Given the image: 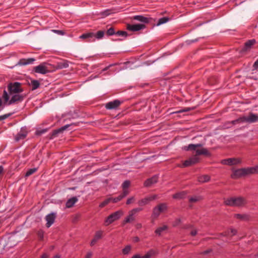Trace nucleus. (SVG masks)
Segmentation results:
<instances>
[{
	"label": "nucleus",
	"mask_w": 258,
	"mask_h": 258,
	"mask_svg": "<svg viewBox=\"0 0 258 258\" xmlns=\"http://www.w3.org/2000/svg\"><path fill=\"white\" fill-rule=\"evenodd\" d=\"M209 152L206 148H202L201 149L197 150L196 154L191 157L188 159L185 160L182 166L183 167H188L194 165L199 161L200 159L198 157V155H209Z\"/></svg>",
	"instance_id": "1"
},
{
	"label": "nucleus",
	"mask_w": 258,
	"mask_h": 258,
	"mask_svg": "<svg viewBox=\"0 0 258 258\" xmlns=\"http://www.w3.org/2000/svg\"><path fill=\"white\" fill-rule=\"evenodd\" d=\"M224 203L229 206L242 207L247 204V201L245 198L242 197H231L225 199Z\"/></svg>",
	"instance_id": "2"
},
{
	"label": "nucleus",
	"mask_w": 258,
	"mask_h": 258,
	"mask_svg": "<svg viewBox=\"0 0 258 258\" xmlns=\"http://www.w3.org/2000/svg\"><path fill=\"white\" fill-rule=\"evenodd\" d=\"M8 91L9 94L21 93L23 92L22 84L18 82L10 83L8 85Z\"/></svg>",
	"instance_id": "3"
},
{
	"label": "nucleus",
	"mask_w": 258,
	"mask_h": 258,
	"mask_svg": "<svg viewBox=\"0 0 258 258\" xmlns=\"http://www.w3.org/2000/svg\"><path fill=\"white\" fill-rule=\"evenodd\" d=\"M123 214V213L122 211L121 210H118L117 211H116L111 214H110L109 216H108V217L106 218V219L105 221V225L107 226L109 224H111L113 222L119 219Z\"/></svg>",
	"instance_id": "4"
},
{
	"label": "nucleus",
	"mask_w": 258,
	"mask_h": 258,
	"mask_svg": "<svg viewBox=\"0 0 258 258\" xmlns=\"http://www.w3.org/2000/svg\"><path fill=\"white\" fill-rule=\"evenodd\" d=\"M167 209V206L165 204L162 203L155 207L153 210L152 217L153 218H157L161 213L164 212Z\"/></svg>",
	"instance_id": "5"
},
{
	"label": "nucleus",
	"mask_w": 258,
	"mask_h": 258,
	"mask_svg": "<svg viewBox=\"0 0 258 258\" xmlns=\"http://www.w3.org/2000/svg\"><path fill=\"white\" fill-rule=\"evenodd\" d=\"M246 175H248L246 168H242L234 170L231 177L233 179H238Z\"/></svg>",
	"instance_id": "6"
},
{
	"label": "nucleus",
	"mask_w": 258,
	"mask_h": 258,
	"mask_svg": "<svg viewBox=\"0 0 258 258\" xmlns=\"http://www.w3.org/2000/svg\"><path fill=\"white\" fill-rule=\"evenodd\" d=\"M12 96L11 99L9 101L8 105H10L15 103L17 102H22L25 97V95L20 93L10 94Z\"/></svg>",
	"instance_id": "7"
},
{
	"label": "nucleus",
	"mask_w": 258,
	"mask_h": 258,
	"mask_svg": "<svg viewBox=\"0 0 258 258\" xmlns=\"http://www.w3.org/2000/svg\"><path fill=\"white\" fill-rule=\"evenodd\" d=\"M122 101L116 99L105 104V108L108 110L115 109L122 103Z\"/></svg>",
	"instance_id": "8"
},
{
	"label": "nucleus",
	"mask_w": 258,
	"mask_h": 258,
	"mask_svg": "<svg viewBox=\"0 0 258 258\" xmlns=\"http://www.w3.org/2000/svg\"><path fill=\"white\" fill-rule=\"evenodd\" d=\"M241 163V160L240 158H231L224 159L221 161V163L224 165H233Z\"/></svg>",
	"instance_id": "9"
},
{
	"label": "nucleus",
	"mask_w": 258,
	"mask_h": 258,
	"mask_svg": "<svg viewBox=\"0 0 258 258\" xmlns=\"http://www.w3.org/2000/svg\"><path fill=\"white\" fill-rule=\"evenodd\" d=\"M244 122L249 123L258 121V114L252 112L249 113L248 116H243Z\"/></svg>",
	"instance_id": "10"
},
{
	"label": "nucleus",
	"mask_w": 258,
	"mask_h": 258,
	"mask_svg": "<svg viewBox=\"0 0 258 258\" xmlns=\"http://www.w3.org/2000/svg\"><path fill=\"white\" fill-rule=\"evenodd\" d=\"M56 213L53 212H52L46 216L45 220L47 222L46 223V226L47 228L50 227L53 224L56 218Z\"/></svg>",
	"instance_id": "11"
},
{
	"label": "nucleus",
	"mask_w": 258,
	"mask_h": 258,
	"mask_svg": "<svg viewBox=\"0 0 258 258\" xmlns=\"http://www.w3.org/2000/svg\"><path fill=\"white\" fill-rule=\"evenodd\" d=\"M157 198V195H153L139 201L138 204L139 206H143L148 204L150 202L153 201Z\"/></svg>",
	"instance_id": "12"
},
{
	"label": "nucleus",
	"mask_w": 258,
	"mask_h": 258,
	"mask_svg": "<svg viewBox=\"0 0 258 258\" xmlns=\"http://www.w3.org/2000/svg\"><path fill=\"white\" fill-rule=\"evenodd\" d=\"M34 71L35 73L41 74H46L48 72L47 68L46 67L44 63H41L35 67L34 68Z\"/></svg>",
	"instance_id": "13"
},
{
	"label": "nucleus",
	"mask_w": 258,
	"mask_h": 258,
	"mask_svg": "<svg viewBox=\"0 0 258 258\" xmlns=\"http://www.w3.org/2000/svg\"><path fill=\"white\" fill-rule=\"evenodd\" d=\"M145 27V25L141 24H137L133 25L128 24L127 26V30L133 32L140 31L144 29Z\"/></svg>",
	"instance_id": "14"
},
{
	"label": "nucleus",
	"mask_w": 258,
	"mask_h": 258,
	"mask_svg": "<svg viewBox=\"0 0 258 258\" xmlns=\"http://www.w3.org/2000/svg\"><path fill=\"white\" fill-rule=\"evenodd\" d=\"M157 253V252L153 249H151L149 250L145 255L143 256H141L139 254H136L133 255L132 258H150L152 256L155 255Z\"/></svg>",
	"instance_id": "15"
},
{
	"label": "nucleus",
	"mask_w": 258,
	"mask_h": 258,
	"mask_svg": "<svg viewBox=\"0 0 258 258\" xmlns=\"http://www.w3.org/2000/svg\"><path fill=\"white\" fill-rule=\"evenodd\" d=\"M103 231L102 230H98L95 232L94 238L92 239L90 242V245L93 246L97 242V241L100 239L103 236Z\"/></svg>",
	"instance_id": "16"
},
{
	"label": "nucleus",
	"mask_w": 258,
	"mask_h": 258,
	"mask_svg": "<svg viewBox=\"0 0 258 258\" xmlns=\"http://www.w3.org/2000/svg\"><path fill=\"white\" fill-rule=\"evenodd\" d=\"M81 39H88V42H94V33L89 32L83 34L79 37Z\"/></svg>",
	"instance_id": "17"
},
{
	"label": "nucleus",
	"mask_w": 258,
	"mask_h": 258,
	"mask_svg": "<svg viewBox=\"0 0 258 258\" xmlns=\"http://www.w3.org/2000/svg\"><path fill=\"white\" fill-rule=\"evenodd\" d=\"M158 176L157 175H154L151 178L147 179L144 182V185L145 186H150L156 183L158 181Z\"/></svg>",
	"instance_id": "18"
},
{
	"label": "nucleus",
	"mask_w": 258,
	"mask_h": 258,
	"mask_svg": "<svg viewBox=\"0 0 258 258\" xmlns=\"http://www.w3.org/2000/svg\"><path fill=\"white\" fill-rule=\"evenodd\" d=\"M133 19L144 23H148L150 22V18L144 17L142 15H136L133 17Z\"/></svg>",
	"instance_id": "19"
},
{
	"label": "nucleus",
	"mask_w": 258,
	"mask_h": 258,
	"mask_svg": "<svg viewBox=\"0 0 258 258\" xmlns=\"http://www.w3.org/2000/svg\"><path fill=\"white\" fill-rule=\"evenodd\" d=\"M70 126V124L65 125L58 129H56L53 131L52 133V137H56L58 134L62 133L64 130H66L68 127Z\"/></svg>",
	"instance_id": "20"
},
{
	"label": "nucleus",
	"mask_w": 258,
	"mask_h": 258,
	"mask_svg": "<svg viewBox=\"0 0 258 258\" xmlns=\"http://www.w3.org/2000/svg\"><path fill=\"white\" fill-rule=\"evenodd\" d=\"M35 60V59L33 58H23L20 60L19 63L20 65L25 66L33 63Z\"/></svg>",
	"instance_id": "21"
},
{
	"label": "nucleus",
	"mask_w": 258,
	"mask_h": 258,
	"mask_svg": "<svg viewBox=\"0 0 258 258\" xmlns=\"http://www.w3.org/2000/svg\"><path fill=\"white\" fill-rule=\"evenodd\" d=\"M78 201V199L76 197H74L69 199L66 204V207L68 208H70L74 206L75 203Z\"/></svg>",
	"instance_id": "22"
},
{
	"label": "nucleus",
	"mask_w": 258,
	"mask_h": 258,
	"mask_svg": "<svg viewBox=\"0 0 258 258\" xmlns=\"http://www.w3.org/2000/svg\"><path fill=\"white\" fill-rule=\"evenodd\" d=\"M135 214L132 213L131 211L129 212L128 215L125 218V219L122 222L123 225H125L127 223H130L133 221L135 220Z\"/></svg>",
	"instance_id": "23"
},
{
	"label": "nucleus",
	"mask_w": 258,
	"mask_h": 258,
	"mask_svg": "<svg viewBox=\"0 0 258 258\" xmlns=\"http://www.w3.org/2000/svg\"><path fill=\"white\" fill-rule=\"evenodd\" d=\"M27 135V132L25 131L21 130L18 133L15 137V140L16 141H19L21 140L25 139Z\"/></svg>",
	"instance_id": "24"
},
{
	"label": "nucleus",
	"mask_w": 258,
	"mask_h": 258,
	"mask_svg": "<svg viewBox=\"0 0 258 258\" xmlns=\"http://www.w3.org/2000/svg\"><path fill=\"white\" fill-rule=\"evenodd\" d=\"M202 146L201 144H189L187 146H184L182 149L185 151L195 150L197 147H200Z\"/></svg>",
	"instance_id": "25"
},
{
	"label": "nucleus",
	"mask_w": 258,
	"mask_h": 258,
	"mask_svg": "<svg viewBox=\"0 0 258 258\" xmlns=\"http://www.w3.org/2000/svg\"><path fill=\"white\" fill-rule=\"evenodd\" d=\"M248 175L258 173V165L254 167L246 168Z\"/></svg>",
	"instance_id": "26"
},
{
	"label": "nucleus",
	"mask_w": 258,
	"mask_h": 258,
	"mask_svg": "<svg viewBox=\"0 0 258 258\" xmlns=\"http://www.w3.org/2000/svg\"><path fill=\"white\" fill-rule=\"evenodd\" d=\"M69 67V61L66 60H63L58 62L57 64V67L59 69H62L67 68Z\"/></svg>",
	"instance_id": "27"
},
{
	"label": "nucleus",
	"mask_w": 258,
	"mask_h": 258,
	"mask_svg": "<svg viewBox=\"0 0 258 258\" xmlns=\"http://www.w3.org/2000/svg\"><path fill=\"white\" fill-rule=\"evenodd\" d=\"M256 43V41L255 39H251L247 41L245 43L244 48L245 50H248L250 49L252 45H253Z\"/></svg>",
	"instance_id": "28"
},
{
	"label": "nucleus",
	"mask_w": 258,
	"mask_h": 258,
	"mask_svg": "<svg viewBox=\"0 0 258 258\" xmlns=\"http://www.w3.org/2000/svg\"><path fill=\"white\" fill-rule=\"evenodd\" d=\"M186 195V192L184 191L177 192L173 196V198L175 199H183Z\"/></svg>",
	"instance_id": "29"
},
{
	"label": "nucleus",
	"mask_w": 258,
	"mask_h": 258,
	"mask_svg": "<svg viewBox=\"0 0 258 258\" xmlns=\"http://www.w3.org/2000/svg\"><path fill=\"white\" fill-rule=\"evenodd\" d=\"M210 177L208 175H204L200 176L198 177V179L199 182L202 183L208 182L210 180Z\"/></svg>",
	"instance_id": "30"
},
{
	"label": "nucleus",
	"mask_w": 258,
	"mask_h": 258,
	"mask_svg": "<svg viewBox=\"0 0 258 258\" xmlns=\"http://www.w3.org/2000/svg\"><path fill=\"white\" fill-rule=\"evenodd\" d=\"M104 35V31H99L96 33H94V41H95L96 39H102Z\"/></svg>",
	"instance_id": "31"
},
{
	"label": "nucleus",
	"mask_w": 258,
	"mask_h": 258,
	"mask_svg": "<svg viewBox=\"0 0 258 258\" xmlns=\"http://www.w3.org/2000/svg\"><path fill=\"white\" fill-rule=\"evenodd\" d=\"M234 217L235 218L240 219L242 220H247L248 219V216L246 214H236L234 215Z\"/></svg>",
	"instance_id": "32"
},
{
	"label": "nucleus",
	"mask_w": 258,
	"mask_h": 258,
	"mask_svg": "<svg viewBox=\"0 0 258 258\" xmlns=\"http://www.w3.org/2000/svg\"><path fill=\"white\" fill-rule=\"evenodd\" d=\"M9 93L7 91L4 90L3 94V96L1 97L2 99H4L5 103H8L9 101Z\"/></svg>",
	"instance_id": "33"
},
{
	"label": "nucleus",
	"mask_w": 258,
	"mask_h": 258,
	"mask_svg": "<svg viewBox=\"0 0 258 258\" xmlns=\"http://www.w3.org/2000/svg\"><path fill=\"white\" fill-rule=\"evenodd\" d=\"M167 229V226L164 225L162 227L158 228L155 231V233L158 235H160L161 233Z\"/></svg>",
	"instance_id": "34"
},
{
	"label": "nucleus",
	"mask_w": 258,
	"mask_h": 258,
	"mask_svg": "<svg viewBox=\"0 0 258 258\" xmlns=\"http://www.w3.org/2000/svg\"><path fill=\"white\" fill-rule=\"evenodd\" d=\"M32 90H34L37 89L40 86V83L37 80H32L31 81Z\"/></svg>",
	"instance_id": "35"
},
{
	"label": "nucleus",
	"mask_w": 258,
	"mask_h": 258,
	"mask_svg": "<svg viewBox=\"0 0 258 258\" xmlns=\"http://www.w3.org/2000/svg\"><path fill=\"white\" fill-rule=\"evenodd\" d=\"M169 19L168 17H162L159 19L158 22L157 23V25H160L161 24H164L167 22L169 21Z\"/></svg>",
	"instance_id": "36"
},
{
	"label": "nucleus",
	"mask_w": 258,
	"mask_h": 258,
	"mask_svg": "<svg viewBox=\"0 0 258 258\" xmlns=\"http://www.w3.org/2000/svg\"><path fill=\"white\" fill-rule=\"evenodd\" d=\"M243 122H244L243 116H242V117H240L238 118L237 119L232 120L231 122V123H232L233 125H235V124H236L237 123H243Z\"/></svg>",
	"instance_id": "37"
},
{
	"label": "nucleus",
	"mask_w": 258,
	"mask_h": 258,
	"mask_svg": "<svg viewBox=\"0 0 258 258\" xmlns=\"http://www.w3.org/2000/svg\"><path fill=\"white\" fill-rule=\"evenodd\" d=\"M37 168H36L29 169L25 173V176L26 177L29 176L30 175H32L34 173H35L37 171Z\"/></svg>",
	"instance_id": "38"
},
{
	"label": "nucleus",
	"mask_w": 258,
	"mask_h": 258,
	"mask_svg": "<svg viewBox=\"0 0 258 258\" xmlns=\"http://www.w3.org/2000/svg\"><path fill=\"white\" fill-rule=\"evenodd\" d=\"M131 250V246L130 245H126L124 248L122 249V251L124 254H127L129 253Z\"/></svg>",
	"instance_id": "39"
},
{
	"label": "nucleus",
	"mask_w": 258,
	"mask_h": 258,
	"mask_svg": "<svg viewBox=\"0 0 258 258\" xmlns=\"http://www.w3.org/2000/svg\"><path fill=\"white\" fill-rule=\"evenodd\" d=\"M111 200V199H110V198L105 200L103 202H102L100 204L99 207L102 208L105 207L106 205L108 204V203L110 202V201Z\"/></svg>",
	"instance_id": "40"
},
{
	"label": "nucleus",
	"mask_w": 258,
	"mask_h": 258,
	"mask_svg": "<svg viewBox=\"0 0 258 258\" xmlns=\"http://www.w3.org/2000/svg\"><path fill=\"white\" fill-rule=\"evenodd\" d=\"M106 34L108 36H112L115 34V32L114 28L113 27H110L109 29H108L106 32Z\"/></svg>",
	"instance_id": "41"
},
{
	"label": "nucleus",
	"mask_w": 258,
	"mask_h": 258,
	"mask_svg": "<svg viewBox=\"0 0 258 258\" xmlns=\"http://www.w3.org/2000/svg\"><path fill=\"white\" fill-rule=\"evenodd\" d=\"M47 131V128L38 130L36 131L35 134L37 136H40V135L44 134L45 133H46Z\"/></svg>",
	"instance_id": "42"
},
{
	"label": "nucleus",
	"mask_w": 258,
	"mask_h": 258,
	"mask_svg": "<svg viewBox=\"0 0 258 258\" xmlns=\"http://www.w3.org/2000/svg\"><path fill=\"white\" fill-rule=\"evenodd\" d=\"M115 34L118 36H122L126 37L127 36V33L126 31H118L115 32Z\"/></svg>",
	"instance_id": "43"
},
{
	"label": "nucleus",
	"mask_w": 258,
	"mask_h": 258,
	"mask_svg": "<svg viewBox=\"0 0 258 258\" xmlns=\"http://www.w3.org/2000/svg\"><path fill=\"white\" fill-rule=\"evenodd\" d=\"M201 199L200 197L195 196L193 197H191L189 199V201L190 203H195L199 201Z\"/></svg>",
	"instance_id": "44"
},
{
	"label": "nucleus",
	"mask_w": 258,
	"mask_h": 258,
	"mask_svg": "<svg viewBox=\"0 0 258 258\" xmlns=\"http://www.w3.org/2000/svg\"><path fill=\"white\" fill-rule=\"evenodd\" d=\"M130 185V181H128V180L124 181L122 184V187L123 189L127 188L129 187Z\"/></svg>",
	"instance_id": "45"
},
{
	"label": "nucleus",
	"mask_w": 258,
	"mask_h": 258,
	"mask_svg": "<svg viewBox=\"0 0 258 258\" xmlns=\"http://www.w3.org/2000/svg\"><path fill=\"white\" fill-rule=\"evenodd\" d=\"M12 114L13 113H10L5 114L1 115L0 116V121L7 119L9 117H10L11 115H12Z\"/></svg>",
	"instance_id": "46"
},
{
	"label": "nucleus",
	"mask_w": 258,
	"mask_h": 258,
	"mask_svg": "<svg viewBox=\"0 0 258 258\" xmlns=\"http://www.w3.org/2000/svg\"><path fill=\"white\" fill-rule=\"evenodd\" d=\"M123 198L122 197L121 195H119L117 197L112 199V201L113 203H117L120 200H121Z\"/></svg>",
	"instance_id": "47"
},
{
	"label": "nucleus",
	"mask_w": 258,
	"mask_h": 258,
	"mask_svg": "<svg viewBox=\"0 0 258 258\" xmlns=\"http://www.w3.org/2000/svg\"><path fill=\"white\" fill-rule=\"evenodd\" d=\"M52 31L58 35H63L64 34V32L62 30H52Z\"/></svg>",
	"instance_id": "48"
},
{
	"label": "nucleus",
	"mask_w": 258,
	"mask_h": 258,
	"mask_svg": "<svg viewBox=\"0 0 258 258\" xmlns=\"http://www.w3.org/2000/svg\"><path fill=\"white\" fill-rule=\"evenodd\" d=\"M142 210H143V209L141 208H137L133 209V210H131V211L132 212V213H133L135 215V214L136 213L142 211Z\"/></svg>",
	"instance_id": "49"
},
{
	"label": "nucleus",
	"mask_w": 258,
	"mask_h": 258,
	"mask_svg": "<svg viewBox=\"0 0 258 258\" xmlns=\"http://www.w3.org/2000/svg\"><path fill=\"white\" fill-rule=\"evenodd\" d=\"M134 200H135V198L134 197H132L129 199H128L126 201V204L129 205V204H131L132 203H133L134 201Z\"/></svg>",
	"instance_id": "50"
},
{
	"label": "nucleus",
	"mask_w": 258,
	"mask_h": 258,
	"mask_svg": "<svg viewBox=\"0 0 258 258\" xmlns=\"http://www.w3.org/2000/svg\"><path fill=\"white\" fill-rule=\"evenodd\" d=\"M253 68L254 70H258V59L253 63Z\"/></svg>",
	"instance_id": "51"
},
{
	"label": "nucleus",
	"mask_w": 258,
	"mask_h": 258,
	"mask_svg": "<svg viewBox=\"0 0 258 258\" xmlns=\"http://www.w3.org/2000/svg\"><path fill=\"white\" fill-rule=\"evenodd\" d=\"M128 194V190L126 189H123V192L120 194L123 198H124Z\"/></svg>",
	"instance_id": "52"
},
{
	"label": "nucleus",
	"mask_w": 258,
	"mask_h": 258,
	"mask_svg": "<svg viewBox=\"0 0 258 258\" xmlns=\"http://www.w3.org/2000/svg\"><path fill=\"white\" fill-rule=\"evenodd\" d=\"M180 222H181L180 219H177L175 221V222H174V223L173 224V226H176L178 225Z\"/></svg>",
	"instance_id": "53"
},
{
	"label": "nucleus",
	"mask_w": 258,
	"mask_h": 258,
	"mask_svg": "<svg viewBox=\"0 0 258 258\" xmlns=\"http://www.w3.org/2000/svg\"><path fill=\"white\" fill-rule=\"evenodd\" d=\"M92 252L91 251H89L87 253L86 256H85V258H91L92 256Z\"/></svg>",
	"instance_id": "54"
},
{
	"label": "nucleus",
	"mask_w": 258,
	"mask_h": 258,
	"mask_svg": "<svg viewBox=\"0 0 258 258\" xmlns=\"http://www.w3.org/2000/svg\"><path fill=\"white\" fill-rule=\"evenodd\" d=\"M38 235L41 239H42L43 238V232L42 231H38Z\"/></svg>",
	"instance_id": "55"
},
{
	"label": "nucleus",
	"mask_w": 258,
	"mask_h": 258,
	"mask_svg": "<svg viewBox=\"0 0 258 258\" xmlns=\"http://www.w3.org/2000/svg\"><path fill=\"white\" fill-rule=\"evenodd\" d=\"M230 232L231 233V236H233V235H234L236 234L237 233V231L235 229H231L230 230Z\"/></svg>",
	"instance_id": "56"
},
{
	"label": "nucleus",
	"mask_w": 258,
	"mask_h": 258,
	"mask_svg": "<svg viewBox=\"0 0 258 258\" xmlns=\"http://www.w3.org/2000/svg\"><path fill=\"white\" fill-rule=\"evenodd\" d=\"M2 104H3L2 98L0 97V111L1 110H2L4 108V106H2Z\"/></svg>",
	"instance_id": "57"
},
{
	"label": "nucleus",
	"mask_w": 258,
	"mask_h": 258,
	"mask_svg": "<svg viewBox=\"0 0 258 258\" xmlns=\"http://www.w3.org/2000/svg\"><path fill=\"white\" fill-rule=\"evenodd\" d=\"M197 234V231L196 230H192L190 232V234L192 236H195Z\"/></svg>",
	"instance_id": "58"
},
{
	"label": "nucleus",
	"mask_w": 258,
	"mask_h": 258,
	"mask_svg": "<svg viewBox=\"0 0 258 258\" xmlns=\"http://www.w3.org/2000/svg\"><path fill=\"white\" fill-rule=\"evenodd\" d=\"M40 258H49V255L47 253H43Z\"/></svg>",
	"instance_id": "59"
},
{
	"label": "nucleus",
	"mask_w": 258,
	"mask_h": 258,
	"mask_svg": "<svg viewBox=\"0 0 258 258\" xmlns=\"http://www.w3.org/2000/svg\"><path fill=\"white\" fill-rule=\"evenodd\" d=\"M133 241L135 242H138L140 241V239L138 237L136 236L134 237Z\"/></svg>",
	"instance_id": "60"
},
{
	"label": "nucleus",
	"mask_w": 258,
	"mask_h": 258,
	"mask_svg": "<svg viewBox=\"0 0 258 258\" xmlns=\"http://www.w3.org/2000/svg\"><path fill=\"white\" fill-rule=\"evenodd\" d=\"M3 170H4L3 167L2 166H0V175L3 172Z\"/></svg>",
	"instance_id": "61"
},
{
	"label": "nucleus",
	"mask_w": 258,
	"mask_h": 258,
	"mask_svg": "<svg viewBox=\"0 0 258 258\" xmlns=\"http://www.w3.org/2000/svg\"><path fill=\"white\" fill-rule=\"evenodd\" d=\"M110 66H108L106 68H105L103 70V71H107L108 70V69L110 67Z\"/></svg>",
	"instance_id": "62"
},
{
	"label": "nucleus",
	"mask_w": 258,
	"mask_h": 258,
	"mask_svg": "<svg viewBox=\"0 0 258 258\" xmlns=\"http://www.w3.org/2000/svg\"><path fill=\"white\" fill-rule=\"evenodd\" d=\"M53 258H60L59 256L58 255H56L53 257Z\"/></svg>",
	"instance_id": "63"
},
{
	"label": "nucleus",
	"mask_w": 258,
	"mask_h": 258,
	"mask_svg": "<svg viewBox=\"0 0 258 258\" xmlns=\"http://www.w3.org/2000/svg\"><path fill=\"white\" fill-rule=\"evenodd\" d=\"M208 253V251H205L203 252L204 254H207Z\"/></svg>",
	"instance_id": "64"
}]
</instances>
